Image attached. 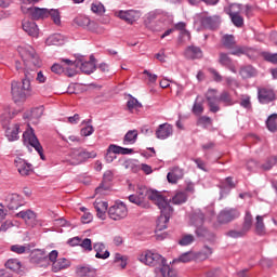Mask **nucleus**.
Here are the masks:
<instances>
[{
    "label": "nucleus",
    "mask_w": 277,
    "mask_h": 277,
    "mask_svg": "<svg viewBox=\"0 0 277 277\" xmlns=\"http://www.w3.org/2000/svg\"><path fill=\"white\" fill-rule=\"evenodd\" d=\"M219 64H221V66H224V68H227V70H230V72L237 74L235 63H233V58H230L227 53H219Z\"/></svg>",
    "instance_id": "23"
},
{
    "label": "nucleus",
    "mask_w": 277,
    "mask_h": 277,
    "mask_svg": "<svg viewBox=\"0 0 277 277\" xmlns=\"http://www.w3.org/2000/svg\"><path fill=\"white\" fill-rule=\"evenodd\" d=\"M190 224L195 226V234L197 237H207L209 234L207 227L202 226V224H205V213L201 211H197L190 216Z\"/></svg>",
    "instance_id": "9"
},
{
    "label": "nucleus",
    "mask_w": 277,
    "mask_h": 277,
    "mask_svg": "<svg viewBox=\"0 0 277 277\" xmlns=\"http://www.w3.org/2000/svg\"><path fill=\"white\" fill-rule=\"evenodd\" d=\"M206 98L212 114H217V111H220V105L217 104L219 102L224 103L225 107H230L236 103L228 91H223L217 98V90L215 89L208 90Z\"/></svg>",
    "instance_id": "4"
},
{
    "label": "nucleus",
    "mask_w": 277,
    "mask_h": 277,
    "mask_svg": "<svg viewBox=\"0 0 277 277\" xmlns=\"http://www.w3.org/2000/svg\"><path fill=\"white\" fill-rule=\"evenodd\" d=\"M22 27L28 36H31V38H38L40 29H38L36 22L25 21L23 22Z\"/></svg>",
    "instance_id": "25"
},
{
    "label": "nucleus",
    "mask_w": 277,
    "mask_h": 277,
    "mask_svg": "<svg viewBox=\"0 0 277 277\" xmlns=\"http://www.w3.org/2000/svg\"><path fill=\"white\" fill-rule=\"evenodd\" d=\"M6 207L11 211L19 209L23 207V199L18 196V194L9 195L6 198Z\"/></svg>",
    "instance_id": "24"
},
{
    "label": "nucleus",
    "mask_w": 277,
    "mask_h": 277,
    "mask_svg": "<svg viewBox=\"0 0 277 277\" xmlns=\"http://www.w3.org/2000/svg\"><path fill=\"white\" fill-rule=\"evenodd\" d=\"M241 215V212L235 208H226L219 214V222L221 224H228V222H233V220H237Z\"/></svg>",
    "instance_id": "15"
},
{
    "label": "nucleus",
    "mask_w": 277,
    "mask_h": 277,
    "mask_svg": "<svg viewBox=\"0 0 277 277\" xmlns=\"http://www.w3.org/2000/svg\"><path fill=\"white\" fill-rule=\"evenodd\" d=\"M49 16L52 18V21L55 25H60L62 23V18L60 16V11L52 9L49 11Z\"/></svg>",
    "instance_id": "49"
},
{
    "label": "nucleus",
    "mask_w": 277,
    "mask_h": 277,
    "mask_svg": "<svg viewBox=\"0 0 277 277\" xmlns=\"http://www.w3.org/2000/svg\"><path fill=\"white\" fill-rule=\"evenodd\" d=\"M52 72H55V75H62L64 72V66L60 64H54L51 67Z\"/></svg>",
    "instance_id": "64"
},
{
    "label": "nucleus",
    "mask_w": 277,
    "mask_h": 277,
    "mask_svg": "<svg viewBox=\"0 0 277 277\" xmlns=\"http://www.w3.org/2000/svg\"><path fill=\"white\" fill-rule=\"evenodd\" d=\"M232 23L235 25V27H243V17L238 15H229Z\"/></svg>",
    "instance_id": "53"
},
{
    "label": "nucleus",
    "mask_w": 277,
    "mask_h": 277,
    "mask_svg": "<svg viewBox=\"0 0 277 277\" xmlns=\"http://www.w3.org/2000/svg\"><path fill=\"white\" fill-rule=\"evenodd\" d=\"M222 44L225 47V49H232L230 52L232 55H243L246 53V50L241 45H237V42L235 41V36L233 35H224L222 37Z\"/></svg>",
    "instance_id": "12"
},
{
    "label": "nucleus",
    "mask_w": 277,
    "mask_h": 277,
    "mask_svg": "<svg viewBox=\"0 0 277 277\" xmlns=\"http://www.w3.org/2000/svg\"><path fill=\"white\" fill-rule=\"evenodd\" d=\"M146 198H148V200H151V202L156 203V206H161V202L166 200V197L162 196L161 193L148 189V187L144 185H137L136 194L130 195L129 201L133 205H137V207H146Z\"/></svg>",
    "instance_id": "1"
},
{
    "label": "nucleus",
    "mask_w": 277,
    "mask_h": 277,
    "mask_svg": "<svg viewBox=\"0 0 277 277\" xmlns=\"http://www.w3.org/2000/svg\"><path fill=\"white\" fill-rule=\"evenodd\" d=\"M133 153V149L131 148H126V147H120L118 145H109L106 156H105V161L106 163H111L114 162V159H116V155H131Z\"/></svg>",
    "instance_id": "13"
},
{
    "label": "nucleus",
    "mask_w": 277,
    "mask_h": 277,
    "mask_svg": "<svg viewBox=\"0 0 277 277\" xmlns=\"http://www.w3.org/2000/svg\"><path fill=\"white\" fill-rule=\"evenodd\" d=\"M120 261H122V264H120V267L122 269H124V267H127V256L120 254V253H116L115 254V262L116 263H120Z\"/></svg>",
    "instance_id": "59"
},
{
    "label": "nucleus",
    "mask_w": 277,
    "mask_h": 277,
    "mask_svg": "<svg viewBox=\"0 0 277 277\" xmlns=\"http://www.w3.org/2000/svg\"><path fill=\"white\" fill-rule=\"evenodd\" d=\"M76 66H80V70L84 75H92L96 70V60L93 55L90 56V61H84L83 57L76 61Z\"/></svg>",
    "instance_id": "16"
},
{
    "label": "nucleus",
    "mask_w": 277,
    "mask_h": 277,
    "mask_svg": "<svg viewBox=\"0 0 277 277\" xmlns=\"http://www.w3.org/2000/svg\"><path fill=\"white\" fill-rule=\"evenodd\" d=\"M114 181V172L106 171L103 176V181L97 188H95V194L103 196L111 187V182Z\"/></svg>",
    "instance_id": "20"
},
{
    "label": "nucleus",
    "mask_w": 277,
    "mask_h": 277,
    "mask_svg": "<svg viewBox=\"0 0 277 277\" xmlns=\"http://www.w3.org/2000/svg\"><path fill=\"white\" fill-rule=\"evenodd\" d=\"M185 175V172L183 171V169L179 168V167H174L173 169H171V171L167 174V180L172 183L173 185H175V183H179V181H181V179H183V176Z\"/></svg>",
    "instance_id": "27"
},
{
    "label": "nucleus",
    "mask_w": 277,
    "mask_h": 277,
    "mask_svg": "<svg viewBox=\"0 0 277 277\" xmlns=\"http://www.w3.org/2000/svg\"><path fill=\"white\" fill-rule=\"evenodd\" d=\"M108 215L110 220H124V217L129 215V210L127 209V206L123 202H116L114 206L109 208Z\"/></svg>",
    "instance_id": "11"
},
{
    "label": "nucleus",
    "mask_w": 277,
    "mask_h": 277,
    "mask_svg": "<svg viewBox=\"0 0 277 277\" xmlns=\"http://www.w3.org/2000/svg\"><path fill=\"white\" fill-rule=\"evenodd\" d=\"M138 261L145 265H148L149 267L156 268L159 265H163V263H166V258L153 251H145L140 255Z\"/></svg>",
    "instance_id": "7"
},
{
    "label": "nucleus",
    "mask_w": 277,
    "mask_h": 277,
    "mask_svg": "<svg viewBox=\"0 0 277 277\" xmlns=\"http://www.w3.org/2000/svg\"><path fill=\"white\" fill-rule=\"evenodd\" d=\"M239 75L242 79H252V77H256V69L248 65L240 69Z\"/></svg>",
    "instance_id": "38"
},
{
    "label": "nucleus",
    "mask_w": 277,
    "mask_h": 277,
    "mask_svg": "<svg viewBox=\"0 0 277 277\" xmlns=\"http://www.w3.org/2000/svg\"><path fill=\"white\" fill-rule=\"evenodd\" d=\"M160 210V216L157 220L156 230H166L168 228V222H170V217L172 213H174V209L170 206V201L164 199L160 202V206H157Z\"/></svg>",
    "instance_id": "5"
},
{
    "label": "nucleus",
    "mask_w": 277,
    "mask_h": 277,
    "mask_svg": "<svg viewBox=\"0 0 277 277\" xmlns=\"http://www.w3.org/2000/svg\"><path fill=\"white\" fill-rule=\"evenodd\" d=\"M95 157H96L95 151H88V150H83V149H74L70 153L69 163H70V166H80V163L88 161V159H95Z\"/></svg>",
    "instance_id": "8"
},
{
    "label": "nucleus",
    "mask_w": 277,
    "mask_h": 277,
    "mask_svg": "<svg viewBox=\"0 0 277 277\" xmlns=\"http://www.w3.org/2000/svg\"><path fill=\"white\" fill-rule=\"evenodd\" d=\"M60 252L57 250H52L49 253V261L52 263V272L54 274H57L60 272H64V269H68L70 265H72V262L66 258H58Z\"/></svg>",
    "instance_id": "6"
},
{
    "label": "nucleus",
    "mask_w": 277,
    "mask_h": 277,
    "mask_svg": "<svg viewBox=\"0 0 277 277\" xmlns=\"http://www.w3.org/2000/svg\"><path fill=\"white\" fill-rule=\"evenodd\" d=\"M76 274L79 277H95L96 276V268L87 265V266H78L76 268Z\"/></svg>",
    "instance_id": "29"
},
{
    "label": "nucleus",
    "mask_w": 277,
    "mask_h": 277,
    "mask_svg": "<svg viewBox=\"0 0 277 277\" xmlns=\"http://www.w3.org/2000/svg\"><path fill=\"white\" fill-rule=\"evenodd\" d=\"M47 44L54 45V47H61V44H64V37L62 34H54L50 36L47 39Z\"/></svg>",
    "instance_id": "39"
},
{
    "label": "nucleus",
    "mask_w": 277,
    "mask_h": 277,
    "mask_svg": "<svg viewBox=\"0 0 277 277\" xmlns=\"http://www.w3.org/2000/svg\"><path fill=\"white\" fill-rule=\"evenodd\" d=\"M203 111H205V106L202 105V103L198 102V98H197L193 106V114H195V116H202Z\"/></svg>",
    "instance_id": "47"
},
{
    "label": "nucleus",
    "mask_w": 277,
    "mask_h": 277,
    "mask_svg": "<svg viewBox=\"0 0 277 277\" xmlns=\"http://www.w3.org/2000/svg\"><path fill=\"white\" fill-rule=\"evenodd\" d=\"M25 77L22 83L18 81H13L11 83V94L15 103H21V101H27L28 96L31 95V80L36 77V74L30 71H25Z\"/></svg>",
    "instance_id": "3"
},
{
    "label": "nucleus",
    "mask_w": 277,
    "mask_h": 277,
    "mask_svg": "<svg viewBox=\"0 0 277 277\" xmlns=\"http://www.w3.org/2000/svg\"><path fill=\"white\" fill-rule=\"evenodd\" d=\"M21 131V126L15 123L13 127H9L5 130V137H8L9 142H16L18 140V133Z\"/></svg>",
    "instance_id": "31"
},
{
    "label": "nucleus",
    "mask_w": 277,
    "mask_h": 277,
    "mask_svg": "<svg viewBox=\"0 0 277 277\" xmlns=\"http://www.w3.org/2000/svg\"><path fill=\"white\" fill-rule=\"evenodd\" d=\"M23 137L25 143H28L35 150H37L42 161H45L44 149L42 148V145H40V141H38L36 134H34V130L25 131Z\"/></svg>",
    "instance_id": "10"
},
{
    "label": "nucleus",
    "mask_w": 277,
    "mask_h": 277,
    "mask_svg": "<svg viewBox=\"0 0 277 277\" xmlns=\"http://www.w3.org/2000/svg\"><path fill=\"white\" fill-rule=\"evenodd\" d=\"M6 269H11V272H15V274H19L23 269V264L18 259H10L5 263Z\"/></svg>",
    "instance_id": "35"
},
{
    "label": "nucleus",
    "mask_w": 277,
    "mask_h": 277,
    "mask_svg": "<svg viewBox=\"0 0 277 277\" xmlns=\"http://www.w3.org/2000/svg\"><path fill=\"white\" fill-rule=\"evenodd\" d=\"M118 16L121 21H126L129 25H133L135 21H140V12L135 10L119 11Z\"/></svg>",
    "instance_id": "22"
},
{
    "label": "nucleus",
    "mask_w": 277,
    "mask_h": 277,
    "mask_svg": "<svg viewBox=\"0 0 277 277\" xmlns=\"http://www.w3.org/2000/svg\"><path fill=\"white\" fill-rule=\"evenodd\" d=\"M91 10L94 14H105V6L101 2L93 3Z\"/></svg>",
    "instance_id": "50"
},
{
    "label": "nucleus",
    "mask_w": 277,
    "mask_h": 277,
    "mask_svg": "<svg viewBox=\"0 0 277 277\" xmlns=\"http://www.w3.org/2000/svg\"><path fill=\"white\" fill-rule=\"evenodd\" d=\"M186 24L184 22H179L177 24H175V29H177L179 31H182V34H184V36H187L189 38V31H187L185 29Z\"/></svg>",
    "instance_id": "61"
},
{
    "label": "nucleus",
    "mask_w": 277,
    "mask_h": 277,
    "mask_svg": "<svg viewBox=\"0 0 277 277\" xmlns=\"http://www.w3.org/2000/svg\"><path fill=\"white\" fill-rule=\"evenodd\" d=\"M92 220H93V216H92V213L90 212H84V214L81 216L82 224H90Z\"/></svg>",
    "instance_id": "63"
},
{
    "label": "nucleus",
    "mask_w": 277,
    "mask_h": 277,
    "mask_svg": "<svg viewBox=\"0 0 277 277\" xmlns=\"http://www.w3.org/2000/svg\"><path fill=\"white\" fill-rule=\"evenodd\" d=\"M213 124V119L211 117L201 116L197 120V126L202 127L203 129H208Z\"/></svg>",
    "instance_id": "44"
},
{
    "label": "nucleus",
    "mask_w": 277,
    "mask_h": 277,
    "mask_svg": "<svg viewBox=\"0 0 277 277\" xmlns=\"http://www.w3.org/2000/svg\"><path fill=\"white\" fill-rule=\"evenodd\" d=\"M201 25L205 29H217L220 27V17L219 16H208L201 18Z\"/></svg>",
    "instance_id": "26"
},
{
    "label": "nucleus",
    "mask_w": 277,
    "mask_h": 277,
    "mask_svg": "<svg viewBox=\"0 0 277 277\" xmlns=\"http://www.w3.org/2000/svg\"><path fill=\"white\" fill-rule=\"evenodd\" d=\"M258 98L262 105H267L273 101H276V93H274L273 89L262 88L258 90Z\"/></svg>",
    "instance_id": "18"
},
{
    "label": "nucleus",
    "mask_w": 277,
    "mask_h": 277,
    "mask_svg": "<svg viewBox=\"0 0 277 277\" xmlns=\"http://www.w3.org/2000/svg\"><path fill=\"white\" fill-rule=\"evenodd\" d=\"M154 274L155 277H176V272L168 265L167 260H164V263L155 267Z\"/></svg>",
    "instance_id": "17"
},
{
    "label": "nucleus",
    "mask_w": 277,
    "mask_h": 277,
    "mask_svg": "<svg viewBox=\"0 0 277 277\" xmlns=\"http://www.w3.org/2000/svg\"><path fill=\"white\" fill-rule=\"evenodd\" d=\"M12 118H14V109L10 107L3 108L2 113L0 114V122L2 127H6Z\"/></svg>",
    "instance_id": "32"
},
{
    "label": "nucleus",
    "mask_w": 277,
    "mask_h": 277,
    "mask_svg": "<svg viewBox=\"0 0 277 277\" xmlns=\"http://www.w3.org/2000/svg\"><path fill=\"white\" fill-rule=\"evenodd\" d=\"M137 130H129L123 137L124 146L135 144V142H137Z\"/></svg>",
    "instance_id": "37"
},
{
    "label": "nucleus",
    "mask_w": 277,
    "mask_h": 277,
    "mask_svg": "<svg viewBox=\"0 0 277 277\" xmlns=\"http://www.w3.org/2000/svg\"><path fill=\"white\" fill-rule=\"evenodd\" d=\"M14 163L21 176H29V174L34 172L31 163L25 161V159L21 157L15 158Z\"/></svg>",
    "instance_id": "19"
},
{
    "label": "nucleus",
    "mask_w": 277,
    "mask_h": 277,
    "mask_svg": "<svg viewBox=\"0 0 277 277\" xmlns=\"http://www.w3.org/2000/svg\"><path fill=\"white\" fill-rule=\"evenodd\" d=\"M92 133H94V127L92 126H87L85 128L81 129V135L84 137L92 135Z\"/></svg>",
    "instance_id": "62"
},
{
    "label": "nucleus",
    "mask_w": 277,
    "mask_h": 277,
    "mask_svg": "<svg viewBox=\"0 0 277 277\" xmlns=\"http://www.w3.org/2000/svg\"><path fill=\"white\" fill-rule=\"evenodd\" d=\"M127 107L129 111H132L133 109H142V103H140L137 98L133 97V95H129Z\"/></svg>",
    "instance_id": "41"
},
{
    "label": "nucleus",
    "mask_w": 277,
    "mask_h": 277,
    "mask_svg": "<svg viewBox=\"0 0 277 277\" xmlns=\"http://www.w3.org/2000/svg\"><path fill=\"white\" fill-rule=\"evenodd\" d=\"M194 260V255H192V252H186L180 255L179 261L181 263H189V261Z\"/></svg>",
    "instance_id": "60"
},
{
    "label": "nucleus",
    "mask_w": 277,
    "mask_h": 277,
    "mask_svg": "<svg viewBox=\"0 0 277 277\" xmlns=\"http://www.w3.org/2000/svg\"><path fill=\"white\" fill-rule=\"evenodd\" d=\"M185 56L188 60H200V57H202V50L199 47L189 45L185 50Z\"/></svg>",
    "instance_id": "30"
},
{
    "label": "nucleus",
    "mask_w": 277,
    "mask_h": 277,
    "mask_svg": "<svg viewBox=\"0 0 277 277\" xmlns=\"http://www.w3.org/2000/svg\"><path fill=\"white\" fill-rule=\"evenodd\" d=\"M246 233L248 232H245L243 228L241 230L232 229L227 233V237H232L233 239H239V237H245Z\"/></svg>",
    "instance_id": "51"
},
{
    "label": "nucleus",
    "mask_w": 277,
    "mask_h": 277,
    "mask_svg": "<svg viewBox=\"0 0 277 277\" xmlns=\"http://www.w3.org/2000/svg\"><path fill=\"white\" fill-rule=\"evenodd\" d=\"M255 233L256 235H265V223L263 222V216L258 215L255 217Z\"/></svg>",
    "instance_id": "43"
},
{
    "label": "nucleus",
    "mask_w": 277,
    "mask_h": 277,
    "mask_svg": "<svg viewBox=\"0 0 277 277\" xmlns=\"http://www.w3.org/2000/svg\"><path fill=\"white\" fill-rule=\"evenodd\" d=\"M17 217H21L26 224H34L36 222V212L31 210L21 211L17 213Z\"/></svg>",
    "instance_id": "36"
},
{
    "label": "nucleus",
    "mask_w": 277,
    "mask_h": 277,
    "mask_svg": "<svg viewBox=\"0 0 277 277\" xmlns=\"http://www.w3.org/2000/svg\"><path fill=\"white\" fill-rule=\"evenodd\" d=\"M276 162H277V158L271 157L265 161L264 164H262V169L263 170H272V168H274V166H276Z\"/></svg>",
    "instance_id": "54"
},
{
    "label": "nucleus",
    "mask_w": 277,
    "mask_h": 277,
    "mask_svg": "<svg viewBox=\"0 0 277 277\" xmlns=\"http://www.w3.org/2000/svg\"><path fill=\"white\" fill-rule=\"evenodd\" d=\"M163 14V11L161 10H155L150 11L145 15L144 25L147 29H150V31H160L161 27L157 25L155 21L159 18Z\"/></svg>",
    "instance_id": "14"
},
{
    "label": "nucleus",
    "mask_w": 277,
    "mask_h": 277,
    "mask_svg": "<svg viewBox=\"0 0 277 277\" xmlns=\"http://www.w3.org/2000/svg\"><path fill=\"white\" fill-rule=\"evenodd\" d=\"M17 53L24 62V72L36 75V70L42 66V61H40V56L36 53V49L29 44H24L17 48Z\"/></svg>",
    "instance_id": "2"
},
{
    "label": "nucleus",
    "mask_w": 277,
    "mask_h": 277,
    "mask_svg": "<svg viewBox=\"0 0 277 277\" xmlns=\"http://www.w3.org/2000/svg\"><path fill=\"white\" fill-rule=\"evenodd\" d=\"M242 12H243V8L241 6V4H230L229 5V10H228L229 16H235Z\"/></svg>",
    "instance_id": "46"
},
{
    "label": "nucleus",
    "mask_w": 277,
    "mask_h": 277,
    "mask_svg": "<svg viewBox=\"0 0 277 277\" xmlns=\"http://www.w3.org/2000/svg\"><path fill=\"white\" fill-rule=\"evenodd\" d=\"M262 55L266 62L277 64V53L263 52Z\"/></svg>",
    "instance_id": "52"
},
{
    "label": "nucleus",
    "mask_w": 277,
    "mask_h": 277,
    "mask_svg": "<svg viewBox=\"0 0 277 277\" xmlns=\"http://www.w3.org/2000/svg\"><path fill=\"white\" fill-rule=\"evenodd\" d=\"M251 228H252V213H250V211H247L245 215L242 229L245 233H248V230H250Z\"/></svg>",
    "instance_id": "45"
},
{
    "label": "nucleus",
    "mask_w": 277,
    "mask_h": 277,
    "mask_svg": "<svg viewBox=\"0 0 277 277\" xmlns=\"http://www.w3.org/2000/svg\"><path fill=\"white\" fill-rule=\"evenodd\" d=\"M75 22L77 23V25H79V27H84L85 29L88 25H90V19L89 17H85V16L77 17Z\"/></svg>",
    "instance_id": "57"
},
{
    "label": "nucleus",
    "mask_w": 277,
    "mask_h": 277,
    "mask_svg": "<svg viewBox=\"0 0 277 277\" xmlns=\"http://www.w3.org/2000/svg\"><path fill=\"white\" fill-rule=\"evenodd\" d=\"M266 129L271 131V133H276L277 131V114H273L268 116L266 119Z\"/></svg>",
    "instance_id": "40"
},
{
    "label": "nucleus",
    "mask_w": 277,
    "mask_h": 277,
    "mask_svg": "<svg viewBox=\"0 0 277 277\" xmlns=\"http://www.w3.org/2000/svg\"><path fill=\"white\" fill-rule=\"evenodd\" d=\"M107 201H98L96 200L94 202V209L97 213V217H100V220H105V213H107Z\"/></svg>",
    "instance_id": "34"
},
{
    "label": "nucleus",
    "mask_w": 277,
    "mask_h": 277,
    "mask_svg": "<svg viewBox=\"0 0 277 277\" xmlns=\"http://www.w3.org/2000/svg\"><path fill=\"white\" fill-rule=\"evenodd\" d=\"M194 241H195L194 235L188 234V235H184L182 239H180L179 243L180 246H190V243H194Z\"/></svg>",
    "instance_id": "48"
},
{
    "label": "nucleus",
    "mask_w": 277,
    "mask_h": 277,
    "mask_svg": "<svg viewBox=\"0 0 277 277\" xmlns=\"http://www.w3.org/2000/svg\"><path fill=\"white\" fill-rule=\"evenodd\" d=\"M80 248L87 252H92V240L90 238H84L82 241L80 240Z\"/></svg>",
    "instance_id": "55"
},
{
    "label": "nucleus",
    "mask_w": 277,
    "mask_h": 277,
    "mask_svg": "<svg viewBox=\"0 0 277 277\" xmlns=\"http://www.w3.org/2000/svg\"><path fill=\"white\" fill-rule=\"evenodd\" d=\"M93 250L96 252L95 259H109V251L106 250L104 253L103 251L105 250V245L103 242H95L93 245Z\"/></svg>",
    "instance_id": "33"
},
{
    "label": "nucleus",
    "mask_w": 277,
    "mask_h": 277,
    "mask_svg": "<svg viewBox=\"0 0 277 277\" xmlns=\"http://www.w3.org/2000/svg\"><path fill=\"white\" fill-rule=\"evenodd\" d=\"M172 133H174L172 124L162 123L158 126V129L156 130V137L157 140H168Z\"/></svg>",
    "instance_id": "21"
},
{
    "label": "nucleus",
    "mask_w": 277,
    "mask_h": 277,
    "mask_svg": "<svg viewBox=\"0 0 277 277\" xmlns=\"http://www.w3.org/2000/svg\"><path fill=\"white\" fill-rule=\"evenodd\" d=\"M209 72H211L212 77H213V80L216 82V83H222V81L224 80V77H222V75H220V72L214 69V68H210L209 69Z\"/></svg>",
    "instance_id": "58"
},
{
    "label": "nucleus",
    "mask_w": 277,
    "mask_h": 277,
    "mask_svg": "<svg viewBox=\"0 0 277 277\" xmlns=\"http://www.w3.org/2000/svg\"><path fill=\"white\" fill-rule=\"evenodd\" d=\"M27 11L30 14L32 21H40V18H49V9L28 8Z\"/></svg>",
    "instance_id": "28"
},
{
    "label": "nucleus",
    "mask_w": 277,
    "mask_h": 277,
    "mask_svg": "<svg viewBox=\"0 0 277 277\" xmlns=\"http://www.w3.org/2000/svg\"><path fill=\"white\" fill-rule=\"evenodd\" d=\"M11 252H15V254H25V252H27V247L23 245H13L11 246Z\"/></svg>",
    "instance_id": "56"
},
{
    "label": "nucleus",
    "mask_w": 277,
    "mask_h": 277,
    "mask_svg": "<svg viewBox=\"0 0 277 277\" xmlns=\"http://www.w3.org/2000/svg\"><path fill=\"white\" fill-rule=\"evenodd\" d=\"M173 205H183L187 202V193L179 192L172 198Z\"/></svg>",
    "instance_id": "42"
}]
</instances>
